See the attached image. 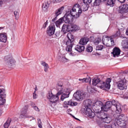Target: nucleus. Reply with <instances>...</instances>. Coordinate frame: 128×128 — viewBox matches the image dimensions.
I'll list each match as a JSON object with an SVG mask.
<instances>
[{
    "label": "nucleus",
    "mask_w": 128,
    "mask_h": 128,
    "mask_svg": "<svg viewBox=\"0 0 128 128\" xmlns=\"http://www.w3.org/2000/svg\"><path fill=\"white\" fill-rule=\"evenodd\" d=\"M57 94L56 96L54 95L53 97L50 100V101L52 103H55L58 100L59 98Z\"/></svg>",
    "instance_id": "28"
},
{
    "label": "nucleus",
    "mask_w": 128,
    "mask_h": 128,
    "mask_svg": "<svg viewBox=\"0 0 128 128\" xmlns=\"http://www.w3.org/2000/svg\"><path fill=\"white\" fill-rule=\"evenodd\" d=\"M82 13L79 4H76L72 8L70 12H66L62 17L63 21L66 23H70L74 19H76L79 17Z\"/></svg>",
    "instance_id": "1"
},
{
    "label": "nucleus",
    "mask_w": 128,
    "mask_h": 128,
    "mask_svg": "<svg viewBox=\"0 0 128 128\" xmlns=\"http://www.w3.org/2000/svg\"><path fill=\"white\" fill-rule=\"evenodd\" d=\"M51 2L50 1H45L42 4V9L44 12L46 11L49 7Z\"/></svg>",
    "instance_id": "14"
},
{
    "label": "nucleus",
    "mask_w": 128,
    "mask_h": 128,
    "mask_svg": "<svg viewBox=\"0 0 128 128\" xmlns=\"http://www.w3.org/2000/svg\"><path fill=\"white\" fill-rule=\"evenodd\" d=\"M14 14L16 17V16H18L19 15L18 13V12L17 11H15L14 12Z\"/></svg>",
    "instance_id": "56"
},
{
    "label": "nucleus",
    "mask_w": 128,
    "mask_h": 128,
    "mask_svg": "<svg viewBox=\"0 0 128 128\" xmlns=\"http://www.w3.org/2000/svg\"><path fill=\"white\" fill-rule=\"evenodd\" d=\"M63 18L62 17L60 18L56 22V25L57 27H60V24L62 23V21H63Z\"/></svg>",
    "instance_id": "33"
},
{
    "label": "nucleus",
    "mask_w": 128,
    "mask_h": 128,
    "mask_svg": "<svg viewBox=\"0 0 128 128\" xmlns=\"http://www.w3.org/2000/svg\"><path fill=\"white\" fill-rule=\"evenodd\" d=\"M97 116L98 117L102 119L103 120L105 118H106L108 116L106 114L102 112H98L97 113Z\"/></svg>",
    "instance_id": "21"
},
{
    "label": "nucleus",
    "mask_w": 128,
    "mask_h": 128,
    "mask_svg": "<svg viewBox=\"0 0 128 128\" xmlns=\"http://www.w3.org/2000/svg\"><path fill=\"white\" fill-rule=\"evenodd\" d=\"M64 6H62L60 8L57 10L55 11V14L56 16H57L61 14L62 11L64 9Z\"/></svg>",
    "instance_id": "24"
},
{
    "label": "nucleus",
    "mask_w": 128,
    "mask_h": 128,
    "mask_svg": "<svg viewBox=\"0 0 128 128\" xmlns=\"http://www.w3.org/2000/svg\"><path fill=\"white\" fill-rule=\"evenodd\" d=\"M70 27V26L69 25L64 24L62 27V30L63 32L65 34L66 31L68 32L70 31L71 30Z\"/></svg>",
    "instance_id": "18"
},
{
    "label": "nucleus",
    "mask_w": 128,
    "mask_h": 128,
    "mask_svg": "<svg viewBox=\"0 0 128 128\" xmlns=\"http://www.w3.org/2000/svg\"><path fill=\"white\" fill-rule=\"evenodd\" d=\"M4 98L0 97V105H3L6 102V100Z\"/></svg>",
    "instance_id": "41"
},
{
    "label": "nucleus",
    "mask_w": 128,
    "mask_h": 128,
    "mask_svg": "<svg viewBox=\"0 0 128 128\" xmlns=\"http://www.w3.org/2000/svg\"><path fill=\"white\" fill-rule=\"evenodd\" d=\"M111 82V79L110 78H108L106 82H102L101 85L99 86L101 88L105 90H109L110 87V82Z\"/></svg>",
    "instance_id": "6"
},
{
    "label": "nucleus",
    "mask_w": 128,
    "mask_h": 128,
    "mask_svg": "<svg viewBox=\"0 0 128 128\" xmlns=\"http://www.w3.org/2000/svg\"><path fill=\"white\" fill-rule=\"evenodd\" d=\"M28 106H25L22 109V113L23 115L24 116V114H26V112L28 110Z\"/></svg>",
    "instance_id": "37"
},
{
    "label": "nucleus",
    "mask_w": 128,
    "mask_h": 128,
    "mask_svg": "<svg viewBox=\"0 0 128 128\" xmlns=\"http://www.w3.org/2000/svg\"><path fill=\"white\" fill-rule=\"evenodd\" d=\"M124 98L126 99H128V92H126L124 95Z\"/></svg>",
    "instance_id": "52"
},
{
    "label": "nucleus",
    "mask_w": 128,
    "mask_h": 128,
    "mask_svg": "<svg viewBox=\"0 0 128 128\" xmlns=\"http://www.w3.org/2000/svg\"><path fill=\"white\" fill-rule=\"evenodd\" d=\"M122 47L124 48L128 49V40H126L122 41Z\"/></svg>",
    "instance_id": "30"
},
{
    "label": "nucleus",
    "mask_w": 128,
    "mask_h": 128,
    "mask_svg": "<svg viewBox=\"0 0 128 128\" xmlns=\"http://www.w3.org/2000/svg\"><path fill=\"white\" fill-rule=\"evenodd\" d=\"M69 60L66 58L64 56H63L61 58V61L63 62H66Z\"/></svg>",
    "instance_id": "42"
},
{
    "label": "nucleus",
    "mask_w": 128,
    "mask_h": 128,
    "mask_svg": "<svg viewBox=\"0 0 128 128\" xmlns=\"http://www.w3.org/2000/svg\"><path fill=\"white\" fill-rule=\"evenodd\" d=\"M85 48L84 46L81 45H77L75 48V49L79 52H82L85 49Z\"/></svg>",
    "instance_id": "20"
},
{
    "label": "nucleus",
    "mask_w": 128,
    "mask_h": 128,
    "mask_svg": "<svg viewBox=\"0 0 128 128\" xmlns=\"http://www.w3.org/2000/svg\"><path fill=\"white\" fill-rule=\"evenodd\" d=\"M117 102H116L115 100H113L111 102V104L112 108H114L116 104L117 103H118Z\"/></svg>",
    "instance_id": "43"
},
{
    "label": "nucleus",
    "mask_w": 128,
    "mask_h": 128,
    "mask_svg": "<svg viewBox=\"0 0 128 128\" xmlns=\"http://www.w3.org/2000/svg\"><path fill=\"white\" fill-rule=\"evenodd\" d=\"M101 2L100 0H95L94 2V5L96 6H98L100 3Z\"/></svg>",
    "instance_id": "46"
},
{
    "label": "nucleus",
    "mask_w": 128,
    "mask_h": 128,
    "mask_svg": "<svg viewBox=\"0 0 128 128\" xmlns=\"http://www.w3.org/2000/svg\"><path fill=\"white\" fill-rule=\"evenodd\" d=\"M79 80L80 81H82V82H87L88 81V79L85 78H84L83 79L80 78L79 79Z\"/></svg>",
    "instance_id": "50"
},
{
    "label": "nucleus",
    "mask_w": 128,
    "mask_h": 128,
    "mask_svg": "<svg viewBox=\"0 0 128 128\" xmlns=\"http://www.w3.org/2000/svg\"><path fill=\"white\" fill-rule=\"evenodd\" d=\"M78 103L76 102H74V101H72V100H70L69 101L64 102L63 104V107L64 108H67L68 107V105L74 106L76 105Z\"/></svg>",
    "instance_id": "10"
},
{
    "label": "nucleus",
    "mask_w": 128,
    "mask_h": 128,
    "mask_svg": "<svg viewBox=\"0 0 128 128\" xmlns=\"http://www.w3.org/2000/svg\"><path fill=\"white\" fill-rule=\"evenodd\" d=\"M89 39L87 37H84L82 38L80 40L79 43L82 45L86 44L88 42Z\"/></svg>",
    "instance_id": "19"
},
{
    "label": "nucleus",
    "mask_w": 128,
    "mask_h": 128,
    "mask_svg": "<svg viewBox=\"0 0 128 128\" xmlns=\"http://www.w3.org/2000/svg\"><path fill=\"white\" fill-rule=\"evenodd\" d=\"M6 96L5 90L3 88L0 89V97L5 98Z\"/></svg>",
    "instance_id": "35"
},
{
    "label": "nucleus",
    "mask_w": 128,
    "mask_h": 128,
    "mask_svg": "<svg viewBox=\"0 0 128 128\" xmlns=\"http://www.w3.org/2000/svg\"><path fill=\"white\" fill-rule=\"evenodd\" d=\"M57 17L56 16L52 20V22H54L56 19H57Z\"/></svg>",
    "instance_id": "62"
},
{
    "label": "nucleus",
    "mask_w": 128,
    "mask_h": 128,
    "mask_svg": "<svg viewBox=\"0 0 128 128\" xmlns=\"http://www.w3.org/2000/svg\"><path fill=\"white\" fill-rule=\"evenodd\" d=\"M94 107L96 108V110H100V109L102 111L103 103L101 101H98L94 104Z\"/></svg>",
    "instance_id": "13"
},
{
    "label": "nucleus",
    "mask_w": 128,
    "mask_h": 128,
    "mask_svg": "<svg viewBox=\"0 0 128 128\" xmlns=\"http://www.w3.org/2000/svg\"><path fill=\"white\" fill-rule=\"evenodd\" d=\"M4 60L10 68L14 65L16 62L12 56H6L4 58Z\"/></svg>",
    "instance_id": "5"
},
{
    "label": "nucleus",
    "mask_w": 128,
    "mask_h": 128,
    "mask_svg": "<svg viewBox=\"0 0 128 128\" xmlns=\"http://www.w3.org/2000/svg\"><path fill=\"white\" fill-rule=\"evenodd\" d=\"M102 82L100 81V78H94L92 81V84L94 86L100 83L101 84Z\"/></svg>",
    "instance_id": "26"
},
{
    "label": "nucleus",
    "mask_w": 128,
    "mask_h": 128,
    "mask_svg": "<svg viewBox=\"0 0 128 128\" xmlns=\"http://www.w3.org/2000/svg\"><path fill=\"white\" fill-rule=\"evenodd\" d=\"M54 96V95L52 94V92H49L47 96L48 98L50 100Z\"/></svg>",
    "instance_id": "44"
},
{
    "label": "nucleus",
    "mask_w": 128,
    "mask_h": 128,
    "mask_svg": "<svg viewBox=\"0 0 128 128\" xmlns=\"http://www.w3.org/2000/svg\"><path fill=\"white\" fill-rule=\"evenodd\" d=\"M117 86L119 89L120 90H123L126 88V83L124 82V80H121L117 82Z\"/></svg>",
    "instance_id": "12"
},
{
    "label": "nucleus",
    "mask_w": 128,
    "mask_h": 128,
    "mask_svg": "<svg viewBox=\"0 0 128 128\" xmlns=\"http://www.w3.org/2000/svg\"><path fill=\"white\" fill-rule=\"evenodd\" d=\"M126 35L128 36V28H127V29L126 30Z\"/></svg>",
    "instance_id": "64"
},
{
    "label": "nucleus",
    "mask_w": 128,
    "mask_h": 128,
    "mask_svg": "<svg viewBox=\"0 0 128 128\" xmlns=\"http://www.w3.org/2000/svg\"><path fill=\"white\" fill-rule=\"evenodd\" d=\"M119 2H120L122 3H123L124 2L125 0H118Z\"/></svg>",
    "instance_id": "61"
},
{
    "label": "nucleus",
    "mask_w": 128,
    "mask_h": 128,
    "mask_svg": "<svg viewBox=\"0 0 128 128\" xmlns=\"http://www.w3.org/2000/svg\"><path fill=\"white\" fill-rule=\"evenodd\" d=\"M86 94L85 93L82 91H77L74 94L75 98L77 100H82L84 98Z\"/></svg>",
    "instance_id": "3"
},
{
    "label": "nucleus",
    "mask_w": 128,
    "mask_h": 128,
    "mask_svg": "<svg viewBox=\"0 0 128 128\" xmlns=\"http://www.w3.org/2000/svg\"><path fill=\"white\" fill-rule=\"evenodd\" d=\"M67 37L68 39L67 42H69L73 43L74 41V37L73 36L71 33H68L67 35Z\"/></svg>",
    "instance_id": "23"
},
{
    "label": "nucleus",
    "mask_w": 128,
    "mask_h": 128,
    "mask_svg": "<svg viewBox=\"0 0 128 128\" xmlns=\"http://www.w3.org/2000/svg\"><path fill=\"white\" fill-rule=\"evenodd\" d=\"M55 30L54 25H50L47 28L46 33L49 36H51L54 34Z\"/></svg>",
    "instance_id": "7"
},
{
    "label": "nucleus",
    "mask_w": 128,
    "mask_h": 128,
    "mask_svg": "<svg viewBox=\"0 0 128 128\" xmlns=\"http://www.w3.org/2000/svg\"><path fill=\"white\" fill-rule=\"evenodd\" d=\"M7 38L6 36L2 33H0L1 42H6Z\"/></svg>",
    "instance_id": "31"
},
{
    "label": "nucleus",
    "mask_w": 128,
    "mask_h": 128,
    "mask_svg": "<svg viewBox=\"0 0 128 128\" xmlns=\"http://www.w3.org/2000/svg\"><path fill=\"white\" fill-rule=\"evenodd\" d=\"M114 38L112 36L109 37L103 40L102 39V42L103 44L106 45V46L110 47L114 45V42L113 39Z\"/></svg>",
    "instance_id": "4"
},
{
    "label": "nucleus",
    "mask_w": 128,
    "mask_h": 128,
    "mask_svg": "<svg viewBox=\"0 0 128 128\" xmlns=\"http://www.w3.org/2000/svg\"><path fill=\"white\" fill-rule=\"evenodd\" d=\"M3 3V2L2 0H0V7L1 6Z\"/></svg>",
    "instance_id": "63"
},
{
    "label": "nucleus",
    "mask_w": 128,
    "mask_h": 128,
    "mask_svg": "<svg viewBox=\"0 0 128 128\" xmlns=\"http://www.w3.org/2000/svg\"><path fill=\"white\" fill-rule=\"evenodd\" d=\"M114 108V110H116L118 112H120L121 110V105L118 102L116 104Z\"/></svg>",
    "instance_id": "36"
},
{
    "label": "nucleus",
    "mask_w": 128,
    "mask_h": 128,
    "mask_svg": "<svg viewBox=\"0 0 128 128\" xmlns=\"http://www.w3.org/2000/svg\"><path fill=\"white\" fill-rule=\"evenodd\" d=\"M70 28H71L72 29H71V30L70 31H76V30H79L80 29V28L78 26L75 24H72L71 25V26H70Z\"/></svg>",
    "instance_id": "27"
},
{
    "label": "nucleus",
    "mask_w": 128,
    "mask_h": 128,
    "mask_svg": "<svg viewBox=\"0 0 128 128\" xmlns=\"http://www.w3.org/2000/svg\"><path fill=\"white\" fill-rule=\"evenodd\" d=\"M100 42V40H96L95 42H94V44H98Z\"/></svg>",
    "instance_id": "59"
},
{
    "label": "nucleus",
    "mask_w": 128,
    "mask_h": 128,
    "mask_svg": "<svg viewBox=\"0 0 128 128\" xmlns=\"http://www.w3.org/2000/svg\"><path fill=\"white\" fill-rule=\"evenodd\" d=\"M12 121L11 119L10 118H8V119L4 125V128H8L10 124Z\"/></svg>",
    "instance_id": "32"
},
{
    "label": "nucleus",
    "mask_w": 128,
    "mask_h": 128,
    "mask_svg": "<svg viewBox=\"0 0 128 128\" xmlns=\"http://www.w3.org/2000/svg\"><path fill=\"white\" fill-rule=\"evenodd\" d=\"M73 44V43H69L68 42H66V44L67 46L66 48V51L70 52L72 51Z\"/></svg>",
    "instance_id": "22"
},
{
    "label": "nucleus",
    "mask_w": 128,
    "mask_h": 128,
    "mask_svg": "<svg viewBox=\"0 0 128 128\" xmlns=\"http://www.w3.org/2000/svg\"><path fill=\"white\" fill-rule=\"evenodd\" d=\"M41 64L44 67V71L46 72H47L49 66L48 64L45 62L42 61L41 62Z\"/></svg>",
    "instance_id": "34"
},
{
    "label": "nucleus",
    "mask_w": 128,
    "mask_h": 128,
    "mask_svg": "<svg viewBox=\"0 0 128 128\" xmlns=\"http://www.w3.org/2000/svg\"><path fill=\"white\" fill-rule=\"evenodd\" d=\"M86 107L85 108V112L86 115L90 118L94 117L95 115V113L92 111L90 108L92 105V102L90 100H86L85 101Z\"/></svg>",
    "instance_id": "2"
},
{
    "label": "nucleus",
    "mask_w": 128,
    "mask_h": 128,
    "mask_svg": "<svg viewBox=\"0 0 128 128\" xmlns=\"http://www.w3.org/2000/svg\"><path fill=\"white\" fill-rule=\"evenodd\" d=\"M120 32L119 31H117L116 33V34L114 35V36H112L113 38L116 37V36H120Z\"/></svg>",
    "instance_id": "48"
},
{
    "label": "nucleus",
    "mask_w": 128,
    "mask_h": 128,
    "mask_svg": "<svg viewBox=\"0 0 128 128\" xmlns=\"http://www.w3.org/2000/svg\"><path fill=\"white\" fill-rule=\"evenodd\" d=\"M82 11H85L88 10V5L84 3V4L82 5L81 8L80 6L79 5Z\"/></svg>",
    "instance_id": "29"
},
{
    "label": "nucleus",
    "mask_w": 128,
    "mask_h": 128,
    "mask_svg": "<svg viewBox=\"0 0 128 128\" xmlns=\"http://www.w3.org/2000/svg\"><path fill=\"white\" fill-rule=\"evenodd\" d=\"M25 117L26 118H31V119L32 120H33L34 119V118L32 116H25Z\"/></svg>",
    "instance_id": "60"
},
{
    "label": "nucleus",
    "mask_w": 128,
    "mask_h": 128,
    "mask_svg": "<svg viewBox=\"0 0 128 128\" xmlns=\"http://www.w3.org/2000/svg\"><path fill=\"white\" fill-rule=\"evenodd\" d=\"M111 120V118L107 116L106 118H105L104 120L103 121L105 123H108L110 122Z\"/></svg>",
    "instance_id": "40"
},
{
    "label": "nucleus",
    "mask_w": 128,
    "mask_h": 128,
    "mask_svg": "<svg viewBox=\"0 0 128 128\" xmlns=\"http://www.w3.org/2000/svg\"><path fill=\"white\" fill-rule=\"evenodd\" d=\"M63 0H53L52 2L54 3H55L57 2H59L62 1Z\"/></svg>",
    "instance_id": "51"
},
{
    "label": "nucleus",
    "mask_w": 128,
    "mask_h": 128,
    "mask_svg": "<svg viewBox=\"0 0 128 128\" xmlns=\"http://www.w3.org/2000/svg\"><path fill=\"white\" fill-rule=\"evenodd\" d=\"M101 2L106 1L107 5L112 7L115 4L114 0H100Z\"/></svg>",
    "instance_id": "25"
},
{
    "label": "nucleus",
    "mask_w": 128,
    "mask_h": 128,
    "mask_svg": "<svg viewBox=\"0 0 128 128\" xmlns=\"http://www.w3.org/2000/svg\"><path fill=\"white\" fill-rule=\"evenodd\" d=\"M76 54L74 53L71 52L69 53V55L70 56H75L76 55Z\"/></svg>",
    "instance_id": "55"
},
{
    "label": "nucleus",
    "mask_w": 128,
    "mask_h": 128,
    "mask_svg": "<svg viewBox=\"0 0 128 128\" xmlns=\"http://www.w3.org/2000/svg\"><path fill=\"white\" fill-rule=\"evenodd\" d=\"M111 128H117L114 122H112L110 124Z\"/></svg>",
    "instance_id": "49"
},
{
    "label": "nucleus",
    "mask_w": 128,
    "mask_h": 128,
    "mask_svg": "<svg viewBox=\"0 0 128 128\" xmlns=\"http://www.w3.org/2000/svg\"><path fill=\"white\" fill-rule=\"evenodd\" d=\"M47 21H46V22H45L43 26L42 27V28H45L46 27V26L47 24L48 23H47Z\"/></svg>",
    "instance_id": "53"
},
{
    "label": "nucleus",
    "mask_w": 128,
    "mask_h": 128,
    "mask_svg": "<svg viewBox=\"0 0 128 128\" xmlns=\"http://www.w3.org/2000/svg\"><path fill=\"white\" fill-rule=\"evenodd\" d=\"M86 50L88 52H91L92 50V48L90 45H88L86 48Z\"/></svg>",
    "instance_id": "39"
},
{
    "label": "nucleus",
    "mask_w": 128,
    "mask_h": 128,
    "mask_svg": "<svg viewBox=\"0 0 128 128\" xmlns=\"http://www.w3.org/2000/svg\"><path fill=\"white\" fill-rule=\"evenodd\" d=\"M111 108H112L111 107V102L109 101H107L106 102L105 104H103L102 111L105 112L107 111Z\"/></svg>",
    "instance_id": "11"
},
{
    "label": "nucleus",
    "mask_w": 128,
    "mask_h": 128,
    "mask_svg": "<svg viewBox=\"0 0 128 128\" xmlns=\"http://www.w3.org/2000/svg\"><path fill=\"white\" fill-rule=\"evenodd\" d=\"M63 86L62 84H57L56 86V89L58 92L57 94L58 95H60L62 93H63L65 89H63Z\"/></svg>",
    "instance_id": "15"
},
{
    "label": "nucleus",
    "mask_w": 128,
    "mask_h": 128,
    "mask_svg": "<svg viewBox=\"0 0 128 128\" xmlns=\"http://www.w3.org/2000/svg\"><path fill=\"white\" fill-rule=\"evenodd\" d=\"M120 49L116 47L114 48L113 50V52L112 53L114 57L118 56L120 55Z\"/></svg>",
    "instance_id": "16"
},
{
    "label": "nucleus",
    "mask_w": 128,
    "mask_h": 128,
    "mask_svg": "<svg viewBox=\"0 0 128 128\" xmlns=\"http://www.w3.org/2000/svg\"><path fill=\"white\" fill-rule=\"evenodd\" d=\"M104 48V46L101 45H99L97 46L96 48V50H101Z\"/></svg>",
    "instance_id": "38"
},
{
    "label": "nucleus",
    "mask_w": 128,
    "mask_h": 128,
    "mask_svg": "<svg viewBox=\"0 0 128 128\" xmlns=\"http://www.w3.org/2000/svg\"><path fill=\"white\" fill-rule=\"evenodd\" d=\"M126 120V118L124 115H120L117 119L116 122L118 124H120L124 123V121Z\"/></svg>",
    "instance_id": "17"
},
{
    "label": "nucleus",
    "mask_w": 128,
    "mask_h": 128,
    "mask_svg": "<svg viewBox=\"0 0 128 128\" xmlns=\"http://www.w3.org/2000/svg\"><path fill=\"white\" fill-rule=\"evenodd\" d=\"M84 3L88 4L92 2V0H83Z\"/></svg>",
    "instance_id": "47"
},
{
    "label": "nucleus",
    "mask_w": 128,
    "mask_h": 128,
    "mask_svg": "<svg viewBox=\"0 0 128 128\" xmlns=\"http://www.w3.org/2000/svg\"><path fill=\"white\" fill-rule=\"evenodd\" d=\"M70 93V91L69 89H64V91H63L62 94L61 95L60 98L61 100L63 101L64 99L69 97V95Z\"/></svg>",
    "instance_id": "9"
},
{
    "label": "nucleus",
    "mask_w": 128,
    "mask_h": 128,
    "mask_svg": "<svg viewBox=\"0 0 128 128\" xmlns=\"http://www.w3.org/2000/svg\"><path fill=\"white\" fill-rule=\"evenodd\" d=\"M119 11L120 13L121 14L128 12V5L124 4L120 6Z\"/></svg>",
    "instance_id": "8"
},
{
    "label": "nucleus",
    "mask_w": 128,
    "mask_h": 128,
    "mask_svg": "<svg viewBox=\"0 0 128 128\" xmlns=\"http://www.w3.org/2000/svg\"><path fill=\"white\" fill-rule=\"evenodd\" d=\"M104 127L105 128H111L110 125H104Z\"/></svg>",
    "instance_id": "57"
},
{
    "label": "nucleus",
    "mask_w": 128,
    "mask_h": 128,
    "mask_svg": "<svg viewBox=\"0 0 128 128\" xmlns=\"http://www.w3.org/2000/svg\"><path fill=\"white\" fill-rule=\"evenodd\" d=\"M33 98H36L37 95L36 94V92H34L33 94Z\"/></svg>",
    "instance_id": "54"
},
{
    "label": "nucleus",
    "mask_w": 128,
    "mask_h": 128,
    "mask_svg": "<svg viewBox=\"0 0 128 128\" xmlns=\"http://www.w3.org/2000/svg\"><path fill=\"white\" fill-rule=\"evenodd\" d=\"M38 127L40 128H42V124L40 119H38Z\"/></svg>",
    "instance_id": "45"
},
{
    "label": "nucleus",
    "mask_w": 128,
    "mask_h": 128,
    "mask_svg": "<svg viewBox=\"0 0 128 128\" xmlns=\"http://www.w3.org/2000/svg\"><path fill=\"white\" fill-rule=\"evenodd\" d=\"M34 108L36 111H39V109L36 106H34Z\"/></svg>",
    "instance_id": "58"
}]
</instances>
